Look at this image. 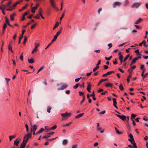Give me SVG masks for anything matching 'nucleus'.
Segmentation results:
<instances>
[{"mask_svg": "<svg viewBox=\"0 0 148 148\" xmlns=\"http://www.w3.org/2000/svg\"><path fill=\"white\" fill-rule=\"evenodd\" d=\"M32 130L31 129V131L30 133H28L25 134L22 143L25 145L26 144L28 139L31 138L32 136Z\"/></svg>", "mask_w": 148, "mask_h": 148, "instance_id": "2", "label": "nucleus"}, {"mask_svg": "<svg viewBox=\"0 0 148 148\" xmlns=\"http://www.w3.org/2000/svg\"><path fill=\"white\" fill-rule=\"evenodd\" d=\"M82 78L81 77H80V78H76V79H75V81L76 82H78L79 80V79H81V78Z\"/></svg>", "mask_w": 148, "mask_h": 148, "instance_id": "60", "label": "nucleus"}, {"mask_svg": "<svg viewBox=\"0 0 148 148\" xmlns=\"http://www.w3.org/2000/svg\"><path fill=\"white\" fill-rule=\"evenodd\" d=\"M68 141L66 140H64L62 142L63 144L64 145H66Z\"/></svg>", "mask_w": 148, "mask_h": 148, "instance_id": "38", "label": "nucleus"}, {"mask_svg": "<svg viewBox=\"0 0 148 148\" xmlns=\"http://www.w3.org/2000/svg\"><path fill=\"white\" fill-rule=\"evenodd\" d=\"M25 145H25L23 143H22L21 145L20 148H24Z\"/></svg>", "mask_w": 148, "mask_h": 148, "instance_id": "47", "label": "nucleus"}, {"mask_svg": "<svg viewBox=\"0 0 148 148\" xmlns=\"http://www.w3.org/2000/svg\"><path fill=\"white\" fill-rule=\"evenodd\" d=\"M44 69V67L43 66L41 67L38 70V71L37 73H38L39 72H40L41 70L43 69Z\"/></svg>", "mask_w": 148, "mask_h": 148, "instance_id": "53", "label": "nucleus"}, {"mask_svg": "<svg viewBox=\"0 0 148 148\" xmlns=\"http://www.w3.org/2000/svg\"><path fill=\"white\" fill-rule=\"evenodd\" d=\"M129 56H130V54H128L127 55L125 56V57L124 58V59L123 61L124 62H125L127 60V59L129 57Z\"/></svg>", "mask_w": 148, "mask_h": 148, "instance_id": "32", "label": "nucleus"}, {"mask_svg": "<svg viewBox=\"0 0 148 148\" xmlns=\"http://www.w3.org/2000/svg\"><path fill=\"white\" fill-rule=\"evenodd\" d=\"M68 86L66 84H64L61 87L60 89L61 90H64V89L66 88Z\"/></svg>", "mask_w": 148, "mask_h": 148, "instance_id": "25", "label": "nucleus"}, {"mask_svg": "<svg viewBox=\"0 0 148 148\" xmlns=\"http://www.w3.org/2000/svg\"><path fill=\"white\" fill-rule=\"evenodd\" d=\"M144 45L145 47H147L148 45H146V42L145 40H143L142 41V42L139 44L138 45L140 46H141L142 45Z\"/></svg>", "mask_w": 148, "mask_h": 148, "instance_id": "12", "label": "nucleus"}, {"mask_svg": "<svg viewBox=\"0 0 148 148\" xmlns=\"http://www.w3.org/2000/svg\"><path fill=\"white\" fill-rule=\"evenodd\" d=\"M136 115L134 114H132L131 115V119L132 120V118H135L136 116Z\"/></svg>", "mask_w": 148, "mask_h": 148, "instance_id": "36", "label": "nucleus"}, {"mask_svg": "<svg viewBox=\"0 0 148 148\" xmlns=\"http://www.w3.org/2000/svg\"><path fill=\"white\" fill-rule=\"evenodd\" d=\"M51 136L50 135V134L48 133L47 135L43 137V138H47L49 137H50Z\"/></svg>", "mask_w": 148, "mask_h": 148, "instance_id": "33", "label": "nucleus"}, {"mask_svg": "<svg viewBox=\"0 0 148 148\" xmlns=\"http://www.w3.org/2000/svg\"><path fill=\"white\" fill-rule=\"evenodd\" d=\"M121 4V3L119 2H115L113 4L114 8H115L117 6H119Z\"/></svg>", "mask_w": 148, "mask_h": 148, "instance_id": "8", "label": "nucleus"}, {"mask_svg": "<svg viewBox=\"0 0 148 148\" xmlns=\"http://www.w3.org/2000/svg\"><path fill=\"white\" fill-rule=\"evenodd\" d=\"M11 1H9L8 3L5 5L6 8L9 7V8H7L6 10L7 11H12L14 10L17 4H19L20 1H18L14 3L12 6L10 5V4L12 3Z\"/></svg>", "mask_w": 148, "mask_h": 148, "instance_id": "1", "label": "nucleus"}, {"mask_svg": "<svg viewBox=\"0 0 148 148\" xmlns=\"http://www.w3.org/2000/svg\"><path fill=\"white\" fill-rule=\"evenodd\" d=\"M116 116L121 119L122 120L124 121L126 119V117L124 115H121L119 114H116Z\"/></svg>", "mask_w": 148, "mask_h": 148, "instance_id": "7", "label": "nucleus"}, {"mask_svg": "<svg viewBox=\"0 0 148 148\" xmlns=\"http://www.w3.org/2000/svg\"><path fill=\"white\" fill-rule=\"evenodd\" d=\"M51 5L53 8L56 6V5L55 3V1L54 0H49Z\"/></svg>", "mask_w": 148, "mask_h": 148, "instance_id": "10", "label": "nucleus"}, {"mask_svg": "<svg viewBox=\"0 0 148 148\" xmlns=\"http://www.w3.org/2000/svg\"><path fill=\"white\" fill-rule=\"evenodd\" d=\"M79 86V84H77L73 86V88L75 89H76Z\"/></svg>", "mask_w": 148, "mask_h": 148, "instance_id": "51", "label": "nucleus"}, {"mask_svg": "<svg viewBox=\"0 0 148 148\" xmlns=\"http://www.w3.org/2000/svg\"><path fill=\"white\" fill-rule=\"evenodd\" d=\"M37 129V125H34L32 126V128H31L32 131H36Z\"/></svg>", "mask_w": 148, "mask_h": 148, "instance_id": "19", "label": "nucleus"}, {"mask_svg": "<svg viewBox=\"0 0 148 148\" xmlns=\"http://www.w3.org/2000/svg\"><path fill=\"white\" fill-rule=\"evenodd\" d=\"M25 31H26L25 29L23 30L22 31V34H21V35L20 36L19 38V41L18 42V43L19 44L20 43L21 40L22 38L23 37V34H24V33L25 32Z\"/></svg>", "mask_w": 148, "mask_h": 148, "instance_id": "6", "label": "nucleus"}, {"mask_svg": "<svg viewBox=\"0 0 148 148\" xmlns=\"http://www.w3.org/2000/svg\"><path fill=\"white\" fill-rule=\"evenodd\" d=\"M82 84V85H81V84L79 85L80 88H82V87H83V88L84 87V83L83 82Z\"/></svg>", "mask_w": 148, "mask_h": 148, "instance_id": "61", "label": "nucleus"}, {"mask_svg": "<svg viewBox=\"0 0 148 148\" xmlns=\"http://www.w3.org/2000/svg\"><path fill=\"white\" fill-rule=\"evenodd\" d=\"M60 34V32H57L56 35H55L54 38L52 40V42H53L56 40L58 36Z\"/></svg>", "mask_w": 148, "mask_h": 148, "instance_id": "9", "label": "nucleus"}, {"mask_svg": "<svg viewBox=\"0 0 148 148\" xmlns=\"http://www.w3.org/2000/svg\"><path fill=\"white\" fill-rule=\"evenodd\" d=\"M19 142V140L17 139L16 140L14 141V144L16 146H17L18 145Z\"/></svg>", "mask_w": 148, "mask_h": 148, "instance_id": "27", "label": "nucleus"}, {"mask_svg": "<svg viewBox=\"0 0 148 148\" xmlns=\"http://www.w3.org/2000/svg\"><path fill=\"white\" fill-rule=\"evenodd\" d=\"M71 122H70L68 123L63 125V127H68L71 124Z\"/></svg>", "mask_w": 148, "mask_h": 148, "instance_id": "31", "label": "nucleus"}, {"mask_svg": "<svg viewBox=\"0 0 148 148\" xmlns=\"http://www.w3.org/2000/svg\"><path fill=\"white\" fill-rule=\"evenodd\" d=\"M42 10L41 8H40L38 10V13L40 15L42 14Z\"/></svg>", "mask_w": 148, "mask_h": 148, "instance_id": "40", "label": "nucleus"}, {"mask_svg": "<svg viewBox=\"0 0 148 148\" xmlns=\"http://www.w3.org/2000/svg\"><path fill=\"white\" fill-rule=\"evenodd\" d=\"M142 4L141 2H135L133 3L131 6L132 8H137L140 6Z\"/></svg>", "mask_w": 148, "mask_h": 148, "instance_id": "3", "label": "nucleus"}, {"mask_svg": "<svg viewBox=\"0 0 148 148\" xmlns=\"http://www.w3.org/2000/svg\"><path fill=\"white\" fill-rule=\"evenodd\" d=\"M128 140L130 141L131 142V143L133 145V146L136 145L134 138L132 139H129Z\"/></svg>", "mask_w": 148, "mask_h": 148, "instance_id": "11", "label": "nucleus"}, {"mask_svg": "<svg viewBox=\"0 0 148 148\" xmlns=\"http://www.w3.org/2000/svg\"><path fill=\"white\" fill-rule=\"evenodd\" d=\"M27 37L26 36H24V41H23V44H25L26 42L27 41Z\"/></svg>", "mask_w": 148, "mask_h": 148, "instance_id": "37", "label": "nucleus"}, {"mask_svg": "<svg viewBox=\"0 0 148 148\" xmlns=\"http://www.w3.org/2000/svg\"><path fill=\"white\" fill-rule=\"evenodd\" d=\"M112 100L113 102V105L114 107L116 108H117V107L116 106V99L115 98H113Z\"/></svg>", "mask_w": 148, "mask_h": 148, "instance_id": "13", "label": "nucleus"}, {"mask_svg": "<svg viewBox=\"0 0 148 148\" xmlns=\"http://www.w3.org/2000/svg\"><path fill=\"white\" fill-rule=\"evenodd\" d=\"M85 99V96H83V99H82V100L81 101V102L80 104L82 105V103L84 101Z\"/></svg>", "mask_w": 148, "mask_h": 148, "instance_id": "46", "label": "nucleus"}, {"mask_svg": "<svg viewBox=\"0 0 148 148\" xmlns=\"http://www.w3.org/2000/svg\"><path fill=\"white\" fill-rule=\"evenodd\" d=\"M28 14H29V12H28V11H27V12H25V13L23 14V16H26V15H27Z\"/></svg>", "mask_w": 148, "mask_h": 148, "instance_id": "63", "label": "nucleus"}, {"mask_svg": "<svg viewBox=\"0 0 148 148\" xmlns=\"http://www.w3.org/2000/svg\"><path fill=\"white\" fill-rule=\"evenodd\" d=\"M7 24L6 23H5L4 24L2 29V32H3V33H4V32L5 30V29L7 27Z\"/></svg>", "mask_w": 148, "mask_h": 148, "instance_id": "18", "label": "nucleus"}, {"mask_svg": "<svg viewBox=\"0 0 148 148\" xmlns=\"http://www.w3.org/2000/svg\"><path fill=\"white\" fill-rule=\"evenodd\" d=\"M40 15L39 14H38L35 16V18L37 19H39L40 18Z\"/></svg>", "mask_w": 148, "mask_h": 148, "instance_id": "55", "label": "nucleus"}, {"mask_svg": "<svg viewBox=\"0 0 148 148\" xmlns=\"http://www.w3.org/2000/svg\"><path fill=\"white\" fill-rule=\"evenodd\" d=\"M129 136L130 137V139H134V138L132 134H130L129 135Z\"/></svg>", "mask_w": 148, "mask_h": 148, "instance_id": "58", "label": "nucleus"}, {"mask_svg": "<svg viewBox=\"0 0 148 148\" xmlns=\"http://www.w3.org/2000/svg\"><path fill=\"white\" fill-rule=\"evenodd\" d=\"M119 88L121 90H123L124 89V88L121 84L120 85V86H119Z\"/></svg>", "mask_w": 148, "mask_h": 148, "instance_id": "39", "label": "nucleus"}, {"mask_svg": "<svg viewBox=\"0 0 148 148\" xmlns=\"http://www.w3.org/2000/svg\"><path fill=\"white\" fill-rule=\"evenodd\" d=\"M97 130L98 131L100 132L101 133H103L104 132V130L102 129V128L101 127H97Z\"/></svg>", "mask_w": 148, "mask_h": 148, "instance_id": "16", "label": "nucleus"}, {"mask_svg": "<svg viewBox=\"0 0 148 148\" xmlns=\"http://www.w3.org/2000/svg\"><path fill=\"white\" fill-rule=\"evenodd\" d=\"M132 77V74H130L128 76L127 78V81L128 83H129L130 81V79Z\"/></svg>", "mask_w": 148, "mask_h": 148, "instance_id": "21", "label": "nucleus"}, {"mask_svg": "<svg viewBox=\"0 0 148 148\" xmlns=\"http://www.w3.org/2000/svg\"><path fill=\"white\" fill-rule=\"evenodd\" d=\"M71 114V113H68L66 112L64 113L61 114V115L64 117H68L70 116Z\"/></svg>", "mask_w": 148, "mask_h": 148, "instance_id": "5", "label": "nucleus"}, {"mask_svg": "<svg viewBox=\"0 0 148 148\" xmlns=\"http://www.w3.org/2000/svg\"><path fill=\"white\" fill-rule=\"evenodd\" d=\"M143 20V19L141 18H139L137 20L135 23L136 24H138L140 22L142 21Z\"/></svg>", "mask_w": 148, "mask_h": 148, "instance_id": "23", "label": "nucleus"}, {"mask_svg": "<svg viewBox=\"0 0 148 148\" xmlns=\"http://www.w3.org/2000/svg\"><path fill=\"white\" fill-rule=\"evenodd\" d=\"M6 8V7L5 5L1 4L0 5V9H5Z\"/></svg>", "mask_w": 148, "mask_h": 148, "instance_id": "22", "label": "nucleus"}, {"mask_svg": "<svg viewBox=\"0 0 148 148\" xmlns=\"http://www.w3.org/2000/svg\"><path fill=\"white\" fill-rule=\"evenodd\" d=\"M77 145L75 144L72 145L71 148H77Z\"/></svg>", "mask_w": 148, "mask_h": 148, "instance_id": "56", "label": "nucleus"}, {"mask_svg": "<svg viewBox=\"0 0 148 148\" xmlns=\"http://www.w3.org/2000/svg\"><path fill=\"white\" fill-rule=\"evenodd\" d=\"M36 7H34L32 8L31 9L32 12L34 13H35V10L37 9Z\"/></svg>", "mask_w": 148, "mask_h": 148, "instance_id": "29", "label": "nucleus"}, {"mask_svg": "<svg viewBox=\"0 0 148 148\" xmlns=\"http://www.w3.org/2000/svg\"><path fill=\"white\" fill-rule=\"evenodd\" d=\"M115 129L116 133L118 134H120L121 133L120 132L119 130L117 129L116 127H115Z\"/></svg>", "mask_w": 148, "mask_h": 148, "instance_id": "45", "label": "nucleus"}, {"mask_svg": "<svg viewBox=\"0 0 148 148\" xmlns=\"http://www.w3.org/2000/svg\"><path fill=\"white\" fill-rule=\"evenodd\" d=\"M99 68V66H96L93 69V71L94 72H95L97 70H98Z\"/></svg>", "mask_w": 148, "mask_h": 148, "instance_id": "49", "label": "nucleus"}, {"mask_svg": "<svg viewBox=\"0 0 148 148\" xmlns=\"http://www.w3.org/2000/svg\"><path fill=\"white\" fill-rule=\"evenodd\" d=\"M133 70H132V69H131L130 68H129L128 69V71L130 73V74H131V73H132V71H133Z\"/></svg>", "mask_w": 148, "mask_h": 148, "instance_id": "57", "label": "nucleus"}, {"mask_svg": "<svg viewBox=\"0 0 148 148\" xmlns=\"http://www.w3.org/2000/svg\"><path fill=\"white\" fill-rule=\"evenodd\" d=\"M141 57L140 56H138L137 57H136L135 58H134V59H133L132 62H131L130 64V66L132 65L133 64H134L136 63V61L138 60L139 59H140L141 58Z\"/></svg>", "mask_w": 148, "mask_h": 148, "instance_id": "4", "label": "nucleus"}, {"mask_svg": "<svg viewBox=\"0 0 148 148\" xmlns=\"http://www.w3.org/2000/svg\"><path fill=\"white\" fill-rule=\"evenodd\" d=\"M59 24L58 22H57L53 27V29H55L56 27H57L58 26Z\"/></svg>", "mask_w": 148, "mask_h": 148, "instance_id": "35", "label": "nucleus"}, {"mask_svg": "<svg viewBox=\"0 0 148 148\" xmlns=\"http://www.w3.org/2000/svg\"><path fill=\"white\" fill-rule=\"evenodd\" d=\"M84 114V113H82L78 115H77L75 116V118L77 119L83 116Z\"/></svg>", "mask_w": 148, "mask_h": 148, "instance_id": "24", "label": "nucleus"}, {"mask_svg": "<svg viewBox=\"0 0 148 148\" xmlns=\"http://www.w3.org/2000/svg\"><path fill=\"white\" fill-rule=\"evenodd\" d=\"M112 58V56H111L110 57L107 58L106 57H105V59L106 60H110Z\"/></svg>", "mask_w": 148, "mask_h": 148, "instance_id": "52", "label": "nucleus"}, {"mask_svg": "<svg viewBox=\"0 0 148 148\" xmlns=\"http://www.w3.org/2000/svg\"><path fill=\"white\" fill-rule=\"evenodd\" d=\"M108 45L109 47V49H110L112 47V44L111 43L108 44Z\"/></svg>", "mask_w": 148, "mask_h": 148, "instance_id": "62", "label": "nucleus"}, {"mask_svg": "<svg viewBox=\"0 0 148 148\" xmlns=\"http://www.w3.org/2000/svg\"><path fill=\"white\" fill-rule=\"evenodd\" d=\"M87 84L88 86L86 89L88 92H90L91 90V84L90 83H88Z\"/></svg>", "mask_w": 148, "mask_h": 148, "instance_id": "15", "label": "nucleus"}, {"mask_svg": "<svg viewBox=\"0 0 148 148\" xmlns=\"http://www.w3.org/2000/svg\"><path fill=\"white\" fill-rule=\"evenodd\" d=\"M38 51L37 49H36L35 48H34V49L33 50L32 52V54H33L34 52H36Z\"/></svg>", "mask_w": 148, "mask_h": 148, "instance_id": "43", "label": "nucleus"}, {"mask_svg": "<svg viewBox=\"0 0 148 148\" xmlns=\"http://www.w3.org/2000/svg\"><path fill=\"white\" fill-rule=\"evenodd\" d=\"M45 128L46 132H48L51 130V129L48 127L45 126Z\"/></svg>", "mask_w": 148, "mask_h": 148, "instance_id": "28", "label": "nucleus"}, {"mask_svg": "<svg viewBox=\"0 0 148 148\" xmlns=\"http://www.w3.org/2000/svg\"><path fill=\"white\" fill-rule=\"evenodd\" d=\"M51 109V107L49 106L47 107V111L48 112L50 113V110Z\"/></svg>", "mask_w": 148, "mask_h": 148, "instance_id": "42", "label": "nucleus"}, {"mask_svg": "<svg viewBox=\"0 0 148 148\" xmlns=\"http://www.w3.org/2000/svg\"><path fill=\"white\" fill-rule=\"evenodd\" d=\"M79 94L80 96H82V97H83V96H85L84 93L83 92H82L81 91H79Z\"/></svg>", "mask_w": 148, "mask_h": 148, "instance_id": "44", "label": "nucleus"}, {"mask_svg": "<svg viewBox=\"0 0 148 148\" xmlns=\"http://www.w3.org/2000/svg\"><path fill=\"white\" fill-rule=\"evenodd\" d=\"M44 131V129L42 128L40 129V130L38 131L40 133V134L42 132Z\"/></svg>", "mask_w": 148, "mask_h": 148, "instance_id": "48", "label": "nucleus"}, {"mask_svg": "<svg viewBox=\"0 0 148 148\" xmlns=\"http://www.w3.org/2000/svg\"><path fill=\"white\" fill-rule=\"evenodd\" d=\"M16 135H14L13 136H9V140L10 141H11L12 140V139L13 138H15L16 137Z\"/></svg>", "mask_w": 148, "mask_h": 148, "instance_id": "30", "label": "nucleus"}, {"mask_svg": "<svg viewBox=\"0 0 148 148\" xmlns=\"http://www.w3.org/2000/svg\"><path fill=\"white\" fill-rule=\"evenodd\" d=\"M123 57L122 55H121L119 56V60H123Z\"/></svg>", "mask_w": 148, "mask_h": 148, "instance_id": "64", "label": "nucleus"}, {"mask_svg": "<svg viewBox=\"0 0 148 148\" xmlns=\"http://www.w3.org/2000/svg\"><path fill=\"white\" fill-rule=\"evenodd\" d=\"M64 13L65 11H64L63 13V14H62V15L61 17L60 18V21H61L62 20V18L64 17Z\"/></svg>", "mask_w": 148, "mask_h": 148, "instance_id": "50", "label": "nucleus"}, {"mask_svg": "<svg viewBox=\"0 0 148 148\" xmlns=\"http://www.w3.org/2000/svg\"><path fill=\"white\" fill-rule=\"evenodd\" d=\"M16 15V14L14 12L12 14H11L10 15V18L11 20L12 21H13L14 20V17Z\"/></svg>", "mask_w": 148, "mask_h": 148, "instance_id": "14", "label": "nucleus"}, {"mask_svg": "<svg viewBox=\"0 0 148 148\" xmlns=\"http://www.w3.org/2000/svg\"><path fill=\"white\" fill-rule=\"evenodd\" d=\"M8 49L9 51H11L12 50V47L11 46L10 44H9L8 45Z\"/></svg>", "mask_w": 148, "mask_h": 148, "instance_id": "54", "label": "nucleus"}, {"mask_svg": "<svg viewBox=\"0 0 148 148\" xmlns=\"http://www.w3.org/2000/svg\"><path fill=\"white\" fill-rule=\"evenodd\" d=\"M34 62V61L33 59L31 58L30 59H28V62L30 64H33Z\"/></svg>", "mask_w": 148, "mask_h": 148, "instance_id": "26", "label": "nucleus"}, {"mask_svg": "<svg viewBox=\"0 0 148 148\" xmlns=\"http://www.w3.org/2000/svg\"><path fill=\"white\" fill-rule=\"evenodd\" d=\"M56 128H57V126L56 125H55L51 127L50 128V129H51V130H54Z\"/></svg>", "mask_w": 148, "mask_h": 148, "instance_id": "41", "label": "nucleus"}, {"mask_svg": "<svg viewBox=\"0 0 148 148\" xmlns=\"http://www.w3.org/2000/svg\"><path fill=\"white\" fill-rule=\"evenodd\" d=\"M34 19H32L31 20V21L28 23H27V25H25V26H24V27H26L27 25H29L32 22H34Z\"/></svg>", "mask_w": 148, "mask_h": 148, "instance_id": "34", "label": "nucleus"}, {"mask_svg": "<svg viewBox=\"0 0 148 148\" xmlns=\"http://www.w3.org/2000/svg\"><path fill=\"white\" fill-rule=\"evenodd\" d=\"M107 80H108V79H101L98 82V86H99L101 84V83H103V82L105 81H106Z\"/></svg>", "mask_w": 148, "mask_h": 148, "instance_id": "17", "label": "nucleus"}, {"mask_svg": "<svg viewBox=\"0 0 148 148\" xmlns=\"http://www.w3.org/2000/svg\"><path fill=\"white\" fill-rule=\"evenodd\" d=\"M5 79L6 80L7 85H8V82L10 81V79L9 78H5Z\"/></svg>", "mask_w": 148, "mask_h": 148, "instance_id": "59", "label": "nucleus"}, {"mask_svg": "<svg viewBox=\"0 0 148 148\" xmlns=\"http://www.w3.org/2000/svg\"><path fill=\"white\" fill-rule=\"evenodd\" d=\"M112 84L110 83H108L107 84H105V86L107 88V87H111L112 86Z\"/></svg>", "mask_w": 148, "mask_h": 148, "instance_id": "20", "label": "nucleus"}]
</instances>
